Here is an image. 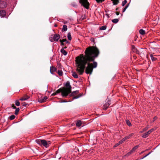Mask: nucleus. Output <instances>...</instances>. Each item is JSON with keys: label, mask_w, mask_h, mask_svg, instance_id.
Masks as SVG:
<instances>
[{"label": "nucleus", "mask_w": 160, "mask_h": 160, "mask_svg": "<svg viewBox=\"0 0 160 160\" xmlns=\"http://www.w3.org/2000/svg\"><path fill=\"white\" fill-rule=\"evenodd\" d=\"M127 1L126 0H124V1L122 2V6H124L127 3Z\"/></svg>", "instance_id": "72a5a7b5"}, {"label": "nucleus", "mask_w": 160, "mask_h": 160, "mask_svg": "<svg viewBox=\"0 0 160 160\" xmlns=\"http://www.w3.org/2000/svg\"><path fill=\"white\" fill-rule=\"evenodd\" d=\"M19 110H20V109H19V108H16V110H15V114L16 115H17L18 113L19 112Z\"/></svg>", "instance_id": "c756f323"}, {"label": "nucleus", "mask_w": 160, "mask_h": 160, "mask_svg": "<svg viewBox=\"0 0 160 160\" xmlns=\"http://www.w3.org/2000/svg\"><path fill=\"white\" fill-rule=\"evenodd\" d=\"M72 75L74 78H78V77L77 74L75 72H72Z\"/></svg>", "instance_id": "f3484780"}, {"label": "nucleus", "mask_w": 160, "mask_h": 160, "mask_svg": "<svg viewBox=\"0 0 160 160\" xmlns=\"http://www.w3.org/2000/svg\"><path fill=\"white\" fill-rule=\"evenodd\" d=\"M61 43V45L62 46H64V44L63 42H60Z\"/></svg>", "instance_id": "79ce46f5"}, {"label": "nucleus", "mask_w": 160, "mask_h": 160, "mask_svg": "<svg viewBox=\"0 0 160 160\" xmlns=\"http://www.w3.org/2000/svg\"><path fill=\"white\" fill-rule=\"evenodd\" d=\"M28 105L27 104H25L23 106H26Z\"/></svg>", "instance_id": "09e8293b"}, {"label": "nucleus", "mask_w": 160, "mask_h": 160, "mask_svg": "<svg viewBox=\"0 0 160 160\" xmlns=\"http://www.w3.org/2000/svg\"><path fill=\"white\" fill-rule=\"evenodd\" d=\"M129 4H127L125 6V7H124V8H123V11H122V12H124L126 9H127V8L128 7V6H129Z\"/></svg>", "instance_id": "7c9ffc66"}, {"label": "nucleus", "mask_w": 160, "mask_h": 160, "mask_svg": "<svg viewBox=\"0 0 160 160\" xmlns=\"http://www.w3.org/2000/svg\"><path fill=\"white\" fill-rule=\"evenodd\" d=\"M113 1V3L114 5H117L119 2L118 0H112Z\"/></svg>", "instance_id": "412c9836"}, {"label": "nucleus", "mask_w": 160, "mask_h": 160, "mask_svg": "<svg viewBox=\"0 0 160 160\" xmlns=\"http://www.w3.org/2000/svg\"><path fill=\"white\" fill-rule=\"evenodd\" d=\"M12 107L13 109H16V107L15 106L14 104H12Z\"/></svg>", "instance_id": "58836bf2"}, {"label": "nucleus", "mask_w": 160, "mask_h": 160, "mask_svg": "<svg viewBox=\"0 0 160 160\" xmlns=\"http://www.w3.org/2000/svg\"><path fill=\"white\" fill-rule=\"evenodd\" d=\"M61 52L64 55H66L67 54V52L64 49H61Z\"/></svg>", "instance_id": "6ab92c4d"}, {"label": "nucleus", "mask_w": 160, "mask_h": 160, "mask_svg": "<svg viewBox=\"0 0 160 160\" xmlns=\"http://www.w3.org/2000/svg\"><path fill=\"white\" fill-rule=\"evenodd\" d=\"M66 88H63L62 94L63 95L66 92L68 96L71 92V86L69 82H67L66 83Z\"/></svg>", "instance_id": "f03ea898"}, {"label": "nucleus", "mask_w": 160, "mask_h": 160, "mask_svg": "<svg viewBox=\"0 0 160 160\" xmlns=\"http://www.w3.org/2000/svg\"><path fill=\"white\" fill-rule=\"evenodd\" d=\"M111 104V102L108 100L107 102L103 106V109L106 110L109 107Z\"/></svg>", "instance_id": "6e6552de"}, {"label": "nucleus", "mask_w": 160, "mask_h": 160, "mask_svg": "<svg viewBox=\"0 0 160 160\" xmlns=\"http://www.w3.org/2000/svg\"><path fill=\"white\" fill-rule=\"evenodd\" d=\"M63 90V88H60L56 92V93L57 94L59 93L60 92H61L62 95L63 97H66L68 96L66 92L64 93V94H62V91Z\"/></svg>", "instance_id": "423d86ee"}, {"label": "nucleus", "mask_w": 160, "mask_h": 160, "mask_svg": "<svg viewBox=\"0 0 160 160\" xmlns=\"http://www.w3.org/2000/svg\"><path fill=\"white\" fill-rule=\"evenodd\" d=\"M57 25L56 24H55L54 25V27H57Z\"/></svg>", "instance_id": "8fccbe9b"}, {"label": "nucleus", "mask_w": 160, "mask_h": 160, "mask_svg": "<svg viewBox=\"0 0 160 160\" xmlns=\"http://www.w3.org/2000/svg\"><path fill=\"white\" fill-rule=\"evenodd\" d=\"M82 124L81 121L80 120H78L76 123V125L77 127H80Z\"/></svg>", "instance_id": "dca6fc26"}, {"label": "nucleus", "mask_w": 160, "mask_h": 160, "mask_svg": "<svg viewBox=\"0 0 160 160\" xmlns=\"http://www.w3.org/2000/svg\"><path fill=\"white\" fill-rule=\"evenodd\" d=\"M148 129V128L145 127V128H144L143 129V131H145L147 130Z\"/></svg>", "instance_id": "c03bdc74"}, {"label": "nucleus", "mask_w": 160, "mask_h": 160, "mask_svg": "<svg viewBox=\"0 0 160 160\" xmlns=\"http://www.w3.org/2000/svg\"><path fill=\"white\" fill-rule=\"evenodd\" d=\"M107 28L106 26H103L100 28V29L102 30H105Z\"/></svg>", "instance_id": "a878e982"}, {"label": "nucleus", "mask_w": 160, "mask_h": 160, "mask_svg": "<svg viewBox=\"0 0 160 160\" xmlns=\"http://www.w3.org/2000/svg\"><path fill=\"white\" fill-rule=\"evenodd\" d=\"M134 48H135V47H134V46H132V48L133 49H134Z\"/></svg>", "instance_id": "864d4df0"}, {"label": "nucleus", "mask_w": 160, "mask_h": 160, "mask_svg": "<svg viewBox=\"0 0 160 160\" xmlns=\"http://www.w3.org/2000/svg\"><path fill=\"white\" fill-rule=\"evenodd\" d=\"M67 37L69 40H71L72 39V37L70 32H68V34Z\"/></svg>", "instance_id": "5701e85b"}, {"label": "nucleus", "mask_w": 160, "mask_h": 160, "mask_svg": "<svg viewBox=\"0 0 160 160\" xmlns=\"http://www.w3.org/2000/svg\"><path fill=\"white\" fill-rule=\"evenodd\" d=\"M58 73L59 76H62L63 75V73L62 70H59L58 71Z\"/></svg>", "instance_id": "bb28decb"}, {"label": "nucleus", "mask_w": 160, "mask_h": 160, "mask_svg": "<svg viewBox=\"0 0 160 160\" xmlns=\"http://www.w3.org/2000/svg\"><path fill=\"white\" fill-rule=\"evenodd\" d=\"M15 118V116L14 115H12L10 116L9 119L10 120H12L14 119Z\"/></svg>", "instance_id": "c85d7f7f"}, {"label": "nucleus", "mask_w": 160, "mask_h": 160, "mask_svg": "<svg viewBox=\"0 0 160 160\" xmlns=\"http://www.w3.org/2000/svg\"><path fill=\"white\" fill-rule=\"evenodd\" d=\"M30 97L29 96H28L27 95H25V96H24L23 98H20V100L21 101L26 100L29 99L30 98Z\"/></svg>", "instance_id": "2eb2a0df"}, {"label": "nucleus", "mask_w": 160, "mask_h": 160, "mask_svg": "<svg viewBox=\"0 0 160 160\" xmlns=\"http://www.w3.org/2000/svg\"><path fill=\"white\" fill-rule=\"evenodd\" d=\"M150 57H151V59L152 61H155L157 59L156 58L153 57V55L152 54H151L150 55Z\"/></svg>", "instance_id": "393cba45"}, {"label": "nucleus", "mask_w": 160, "mask_h": 160, "mask_svg": "<svg viewBox=\"0 0 160 160\" xmlns=\"http://www.w3.org/2000/svg\"><path fill=\"white\" fill-rule=\"evenodd\" d=\"M133 133H132L129 134V135L127 136L126 137H125V138H123V140H124L125 141L127 139H128L129 138H131L133 135Z\"/></svg>", "instance_id": "4468645a"}, {"label": "nucleus", "mask_w": 160, "mask_h": 160, "mask_svg": "<svg viewBox=\"0 0 160 160\" xmlns=\"http://www.w3.org/2000/svg\"><path fill=\"white\" fill-rule=\"evenodd\" d=\"M36 142L40 146L42 145V140L36 139L35 140Z\"/></svg>", "instance_id": "a211bd4d"}, {"label": "nucleus", "mask_w": 160, "mask_h": 160, "mask_svg": "<svg viewBox=\"0 0 160 160\" xmlns=\"http://www.w3.org/2000/svg\"><path fill=\"white\" fill-rule=\"evenodd\" d=\"M132 151L131 150L128 153H127V154L126 155V156H128L129 155H130L132 153Z\"/></svg>", "instance_id": "e433bc0d"}, {"label": "nucleus", "mask_w": 160, "mask_h": 160, "mask_svg": "<svg viewBox=\"0 0 160 160\" xmlns=\"http://www.w3.org/2000/svg\"><path fill=\"white\" fill-rule=\"evenodd\" d=\"M6 12L5 11L2 10L0 11V16L2 17H3L5 16Z\"/></svg>", "instance_id": "9d476101"}, {"label": "nucleus", "mask_w": 160, "mask_h": 160, "mask_svg": "<svg viewBox=\"0 0 160 160\" xmlns=\"http://www.w3.org/2000/svg\"><path fill=\"white\" fill-rule=\"evenodd\" d=\"M85 53V56L81 55L76 58V62L77 64V71L79 72L80 75L82 74L86 68L85 66L87 64L85 72L87 74H91L93 68L97 67V62L94 61L98 56L99 51L96 47H89L86 48Z\"/></svg>", "instance_id": "f257e3e1"}, {"label": "nucleus", "mask_w": 160, "mask_h": 160, "mask_svg": "<svg viewBox=\"0 0 160 160\" xmlns=\"http://www.w3.org/2000/svg\"><path fill=\"white\" fill-rule=\"evenodd\" d=\"M154 129H151L150 130L148 131V132H150V133L152 132L153 131Z\"/></svg>", "instance_id": "a19ab883"}, {"label": "nucleus", "mask_w": 160, "mask_h": 160, "mask_svg": "<svg viewBox=\"0 0 160 160\" xmlns=\"http://www.w3.org/2000/svg\"><path fill=\"white\" fill-rule=\"evenodd\" d=\"M157 117H154L153 118V119H154V120H156V119H157Z\"/></svg>", "instance_id": "49530a36"}, {"label": "nucleus", "mask_w": 160, "mask_h": 160, "mask_svg": "<svg viewBox=\"0 0 160 160\" xmlns=\"http://www.w3.org/2000/svg\"><path fill=\"white\" fill-rule=\"evenodd\" d=\"M56 94H57V93H56V92H55L53 93L52 94V95L54 96Z\"/></svg>", "instance_id": "37998d69"}, {"label": "nucleus", "mask_w": 160, "mask_h": 160, "mask_svg": "<svg viewBox=\"0 0 160 160\" xmlns=\"http://www.w3.org/2000/svg\"><path fill=\"white\" fill-rule=\"evenodd\" d=\"M7 4L6 2L2 0H0V8H3L6 7Z\"/></svg>", "instance_id": "0eeeda50"}, {"label": "nucleus", "mask_w": 160, "mask_h": 160, "mask_svg": "<svg viewBox=\"0 0 160 160\" xmlns=\"http://www.w3.org/2000/svg\"><path fill=\"white\" fill-rule=\"evenodd\" d=\"M15 105L18 106H20V103L19 102L18 100H16L15 102Z\"/></svg>", "instance_id": "2f4dec72"}, {"label": "nucleus", "mask_w": 160, "mask_h": 160, "mask_svg": "<svg viewBox=\"0 0 160 160\" xmlns=\"http://www.w3.org/2000/svg\"><path fill=\"white\" fill-rule=\"evenodd\" d=\"M42 145L46 148L48 147L51 144V142L49 141H46L45 140H42Z\"/></svg>", "instance_id": "39448f33"}, {"label": "nucleus", "mask_w": 160, "mask_h": 160, "mask_svg": "<svg viewBox=\"0 0 160 160\" xmlns=\"http://www.w3.org/2000/svg\"><path fill=\"white\" fill-rule=\"evenodd\" d=\"M150 132H148V131L142 135V137L143 138H146L147 137L148 135L150 134Z\"/></svg>", "instance_id": "ddd939ff"}, {"label": "nucleus", "mask_w": 160, "mask_h": 160, "mask_svg": "<svg viewBox=\"0 0 160 160\" xmlns=\"http://www.w3.org/2000/svg\"><path fill=\"white\" fill-rule=\"evenodd\" d=\"M120 144H119L118 143H118H116L114 146V147H117V146H118V145H119Z\"/></svg>", "instance_id": "ea45409f"}, {"label": "nucleus", "mask_w": 160, "mask_h": 160, "mask_svg": "<svg viewBox=\"0 0 160 160\" xmlns=\"http://www.w3.org/2000/svg\"><path fill=\"white\" fill-rule=\"evenodd\" d=\"M126 122L127 124L129 126H130L131 125V124L130 122V121L128 120H126Z\"/></svg>", "instance_id": "473e14b6"}, {"label": "nucleus", "mask_w": 160, "mask_h": 160, "mask_svg": "<svg viewBox=\"0 0 160 160\" xmlns=\"http://www.w3.org/2000/svg\"><path fill=\"white\" fill-rule=\"evenodd\" d=\"M67 26L66 25H64L63 26V28L62 29V31H65L67 30Z\"/></svg>", "instance_id": "aec40b11"}, {"label": "nucleus", "mask_w": 160, "mask_h": 160, "mask_svg": "<svg viewBox=\"0 0 160 160\" xmlns=\"http://www.w3.org/2000/svg\"><path fill=\"white\" fill-rule=\"evenodd\" d=\"M67 48V47H65L63 49H66Z\"/></svg>", "instance_id": "603ef678"}, {"label": "nucleus", "mask_w": 160, "mask_h": 160, "mask_svg": "<svg viewBox=\"0 0 160 160\" xmlns=\"http://www.w3.org/2000/svg\"><path fill=\"white\" fill-rule=\"evenodd\" d=\"M97 3L102 2L105 0H95ZM79 2L86 9L89 8V4L88 0H80Z\"/></svg>", "instance_id": "7ed1b4c3"}, {"label": "nucleus", "mask_w": 160, "mask_h": 160, "mask_svg": "<svg viewBox=\"0 0 160 160\" xmlns=\"http://www.w3.org/2000/svg\"><path fill=\"white\" fill-rule=\"evenodd\" d=\"M48 98L47 97L45 96L44 98H42L41 99H39L38 101L40 103H42L44 102Z\"/></svg>", "instance_id": "f8f14e48"}, {"label": "nucleus", "mask_w": 160, "mask_h": 160, "mask_svg": "<svg viewBox=\"0 0 160 160\" xmlns=\"http://www.w3.org/2000/svg\"><path fill=\"white\" fill-rule=\"evenodd\" d=\"M139 33L143 35L145 34V32L143 30L141 29L139 30Z\"/></svg>", "instance_id": "4be33fe9"}, {"label": "nucleus", "mask_w": 160, "mask_h": 160, "mask_svg": "<svg viewBox=\"0 0 160 160\" xmlns=\"http://www.w3.org/2000/svg\"><path fill=\"white\" fill-rule=\"evenodd\" d=\"M60 35L58 34H55L53 36V39L55 41H58L60 38Z\"/></svg>", "instance_id": "1a4fd4ad"}, {"label": "nucleus", "mask_w": 160, "mask_h": 160, "mask_svg": "<svg viewBox=\"0 0 160 160\" xmlns=\"http://www.w3.org/2000/svg\"><path fill=\"white\" fill-rule=\"evenodd\" d=\"M66 101H62L61 102H66Z\"/></svg>", "instance_id": "3c124183"}, {"label": "nucleus", "mask_w": 160, "mask_h": 160, "mask_svg": "<svg viewBox=\"0 0 160 160\" xmlns=\"http://www.w3.org/2000/svg\"><path fill=\"white\" fill-rule=\"evenodd\" d=\"M79 93V91L77 90L73 92L70 95V96H73V99H77L79 97H81L82 96V94L81 93L79 94L78 95H76V96H75V95H77V94H78Z\"/></svg>", "instance_id": "20e7f679"}, {"label": "nucleus", "mask_w": 160, "mask_h": 160, "mask_svg": "<svg viewBox=\"0 0 160 160\" xmlns=\"http://www.w3.org/2000/svg\"><path fill=\"white\" fill-rule=\"evenodd\" d=\"M150 153H151V152H149L148 153V154L146 155L144 157H143V158H141V159H142L144 158H145L147 156H148Z\"/></svg>", "instance_id": "4c0bfd02"}, {"label": "nucleus", "mask_w": 160, "mask_h": 160, "mask_svg": "<svg viewBox=\"0 0 160 160\" xmlns=\"http://www.w3.org/2000/svg\"><path fill=\"white\" fill-rule=\"evenodd\" d=\"M66 42V43H70V42H69L67 41H67Z\"/></svg>", "instance_id": "de8ad7c7"}, {"label": "nucleus", "mask_w": 160, "mask_h": 160, "mask_svg": "<svg viewBox=\"0 0 160 160\" xmlns=\"http://www.w3.org/2000/svg\"><path fill=\"white\" fill-rule=\"evenodd\" d=\"M119 21L118 19H114L112 20V22L114 23H117Z\"/></svg>", "instance_id": "cd10ccee"}, {"label": "nucleus", "mask_w": 160, "mask_h": 160, "mask_svg": "<svg viewBox=\"0 0 160 160\" xmlns=\"http://www.w3.org/2000/svg\"><path fill=\"white\" fill-rule=\"evenodd\" d=\"M124 141L123 140V139H122L121 140L119 141L118 142V143L119 144H122Z\"/></svg>", "instance_id": "c9c22d12"}, {"label": "nucleus", "mask_w": 160, "mask_h": 160, "mask_svg": "<svg viewBox=\"0 0 160 160\" xmlns=\"http://www.w3.org/2000/svg\"><path fill=\"white\" fill-rule=\"evenodd\" d=\"M59 41L60 42H66V41H67V40L66 39H64L62 40L60 39L59 40Z\"/></svg>", "instance_id": "f704fd0d"}, {"label": "nucleus", "mask_w": 160, "mask_h": 160, "mask_svg": "<svg viewBox=\"0 0 160 160\" xmlns=\"http://www.w3.org/2000/svg\"><path fill=\"white\" fill-rule=\"evenodd\" d=\"M116 14L117 15H119V12H116Z\"/></svg>", "instance_id": "a18cd8bd"}, {"label": "nucleus", "mask_w": 160, "mask_h": 160, "mask_svg": "<svg viewBox=\"0 0 160 160\" xmlns=\"http://www.w3.org/2000/svg\"><path fill=\"white\" fill-rule=\"evenodd\" d=\"M139 147L138 145L135 146L131 150L132 152L135 151Z\"/></svg>", "instance_id": "b1692460"}, {"label": "nucleus", "mask_w": 160, "mask_h": 160, "mask_svg": "<svg viewBox=\"0 0 160 160\" xmlns=\"http://www.w3.org/2000/svg\"><path fill=\"white\" fill-rule=\"evenodd\" d=\"M56 70V68L53 67H51L50 68V71L51 74H52L53 72H55Z\"/></svg>", "instance_id": "9b49d317"}]
</instances>
